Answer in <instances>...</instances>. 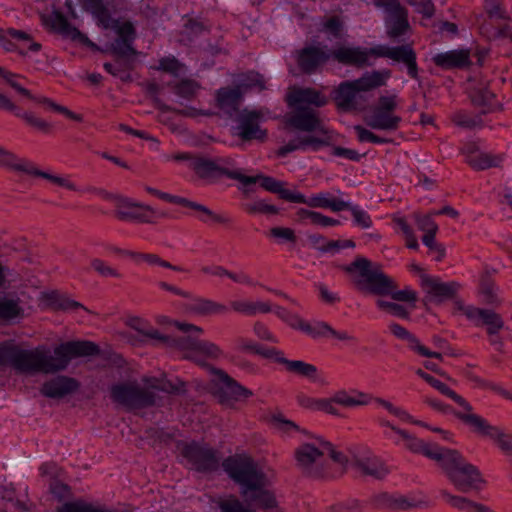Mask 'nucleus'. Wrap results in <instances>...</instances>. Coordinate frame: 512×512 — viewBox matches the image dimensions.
I'll return each mask as SVG.
<instances>
[{
    "label": "nucleus",
    "instance_id": "obj_31",
    "mask_svg": "<svg viewBox=\"0 0 512 512\" xmlns=\"http://www.w3.org/2000/svg\"><path fill=\"white\" fill-rule=\"evenodd\" d=\"M432 61L443 70L465 69L472 64L469 49H457L438 53L433 56Z\"/></svg>",
    "mask_w": 512,
    "mask_h": 512
},
{
    "label": "nucleus",
    "instance_id": "obj_44",
    "mask_svg": "<svg viewBox=\"0 0 512 512\" xmlns=\"http://www.w3.org/2000/svg\"><path fill=\"white\" fill-rule=\"evenodd\" d=\"M129 326L137 331L140 335L139 341L143 344L159 345L162 335L159 330L150 326L146 321L139 317H134L129 320Z\"/></svg>",
    "mask_w": 512,
    "mask_h": 512
},
{
    "label": "nucleus",
    "instance_id": "obj_54",
    "mask_svg": "<svg viewBox=\"0 0 512 512\" xmlns=\"http://www.w3.org/2000/svg\"><path fill=\"white\" fill-rule=\"evenodd\" d=\"M243 209L250 215H276L279 213L278 207H276L275 205L268 204L265 200H258L252 203H246L243 205Z\"/></svg>",
    "mask_w": 512,
    "mask_h": 512
},
{
    "label": "nucleus",
    "instance_id": "obj_41",
    "mask_svg": "<svg viewBox=\"0 0 512 512\" xmlns=\"http://www.w3.org/2000/svg\"><path fill=\"white\" fill-rule=\"evenodd\" d=\"M416 374L420 378H422L424 381H426L428 384H430L433 388L437 389L441 394L452 399L463 410H465L467 412L473 410V407L470 405L469 402H467L461 395H458L454 390H452L450 387H448L445 383L436 379L432 375L426 373L422 369H418L416 371Z\"/></svg>",
    "mask_w": 512,
    "mask_h": 512
},
{
    "label": "nucleus",
    "instance_id": "obj_3",
    "mask_svg": "<svg viewBox=\"0 0 512 512\" xmlns=\"http://www.w3.org/2000/svg\"><path fill=\"white\" fill-rule=\"evenodd\" d=\"M391 76L389 70H374L365 72L360 78L341 82L334 90L333 99L338 109L349 111H364L369 104L366 93L384 86Z\"/></svg>",
    "mask_w": 512,
    "mask_h": 512
},
{
    "label": "nucleus",
    "instance_id": "obj_40",
    "mask_svg": "<svg viewBox=\"0 0 512 512\" xmlns=\"http://www.w3.org/2000/svg\"><path fill=\"white\" fill-rule=\"evenodd\" d=\"M233 81L236 88L243 93L251 90H257L259 92L266 89V80L262 74L255 70H249L246 72H240L233 75Z\"/></svg>",
    "mask_w": 512,
    "mask_h": 512
},
{
    "label": "nucleus",
    "instance_id": "obj_48",
    "mask_svg": "<svg viewBox=\"0 0 512 512\" xmlns=\"http://www.w3.org/2000/svg\"><path fill=\"white\" fill-rule=\"evenodd\" d=\"M357 397H352L346 390H339L333 395V401L344 407H355L368 405L372 401V396L362 391H354Z\"/></svg>",
    "mask_w": 512,
    "mask_h": 512
},
{
    "label": "nucleus",
    "instance_id": "obj_8",
    "mask_svg": "<svg viewBox=\"0 0 512 512\" xmlns=\"http://www.w3.org/2000/svg\"><path fill=\"white\" fill-rule=\"evenodd\" d=\"M45 346H38L33 350L21 349L17 346L14 355L13 368L19 373L43 372L46 374L58 372L55 354L49 355Z\"/></svg>",
    "mask_w": 512,
    "mask_h": 512
},
{
    "label": "nucleus",
    "instance_id": "obj_59",
    "mask_svg": "<svg viewBox=\"0 0 512 512\" xmlns=\"http://www.w3.org/2000/svg\"><path fill=\"white\" fill-rule=\"evenodd\" d=\"M364 505L357 499H348L330 505L327 512H363Z\"/></svg>",
    "mask_w": 512,
    "mask_h": 512
},
{
    "label": "nucleus",
    "instance_id": "obj_1",
    "mask_svg": "<svg viewBox=\"0 0 512 512\" xmlns=\"http://www.w3.org/2000/svg\"><path fill=\"white\" fill-rule=\"evenodd\" d=\"M227 475L240 485V494L246 505L236 496L218 502L220 512H257L276 508L278 502L273 491L266 489V475L252 457L245 454L228 456L222 461Z\"/></svg>",
    "mask_w": 512,
    "mask_h": 512
},
{
    "label": "nucleus",
    "instance_id": "obj_19",
    "mask_svg": "<svg viewBox=\"0 0 512 512\" xmlns=\"http://www.w3.org/2000/svg\"><path fill=\"white\" fill-rule=\"evenodd\" d=\"M238 181L245 186L259 183L263 189L271 193L278 194V196L285 201L305 202V196L302 193L285 189L284 182L276 180L271 176H266L264 174L246 176L240 171Z\"/></svg>",
    "mask_w": 512,
    "mask_h": 512
},
{
    "label": "nucleus",
    "instance_id": "obj_5",
    "mask_svg": "<svg viewBox=\"0 0 512 512\" xmlns=\"http://www.w3.org/2000/svg\"><path fill=\"white\" fill-rule=\"evenodd\" d=\"M437 465L454 487L462 493L478 490L485 483L479 469L467 462L458 450L445 448Z\"/></svg>",
    "mask_w": 512,
    "mask_h": 512
},
{
    "label": "nucleus",
    "instance_id": "obj_2",
    "mask_svg": "<svg viewBox=\"0 0 512 512\" xmlns=\"http://www.w3.org/2000/svg\"><path fill=\"white\" fill-rule=\"evenodd\" d=\"M342 270L349 275L352 285L362 294L375 296H391L395 301L411 302L417 300V293L410 289L397 290V284L393 278L384 273L379 263L357 256L348 265L342 266Z\"/></svg>",
    "mask_w": 512,
    "mask_h": 512
},
{
    "label": "nucleus",
    "instance_id": "obj_26",
    "mask_svg": "<svg viewBox=\"0 0 512 512\" xmlns=\"http://www.w3.org/2000/svg\"><path fill=\"white\" fill-rule=\"evenodd\" d=\"M0 110L13 113L16 117L21 118L28 126L43 134H51L53 132V125L51 123L37 117L33 112L22 111L3 93H0Z\"/></svg>",
    "mask_w": 512,
    "mask_h": 512
},
{
    "label": "nucleus",
    "instance_id": "obj_10",
    "mask_svg": "<svg viewBox=\"0 0 512 512\" xmlns=\"http://www.w3.org/2000/svg\"><path fill=\"white\" fill-rule=\"evenodd\" d=\"M320 438H317L318 446L313 443H303L294 451L296 466L301 474L313 480L325 481L323 460V448L320 447Z\"/></svg>",
    "mask_w": 512,
    "mask_h": 512
},
{
    "label": "nucleus",
    "instance_id": "obj_51",
    "mask_svg": "<svg viewBox=\"0 0 512 512\" xmlns=\"http://www.w3.org/2000/svg\"><path fill=\"white\" fill-rule=\"evenodd\" d=\"M479 293L485 304L495 305L499 303L497 287L492 277L488 274L483 275L481 278Z\"/></svg>",
    "mask_w": 512,
    "mask_h": 512
},
{
    "label": "nucleus",
    "instance_id": "obj_62",
    "mask_svg": "<svg viewBox=\"0 0 512 512\" xmlns=\"http://www.w3.org/2000/svg\"><path fill=\"white\" fill-rule=\"evenodd\" d=\"M372 400H374L375 403L385 408L390 414L394 415L400 420L407 422L411 421V416L407 411L403 410L400 407L394 406L390 401L383 399L381 397H372Z\"/></svg>",
    "mask_w": 512,
    "mask_h": 512
},
{
    "label": "nucleus",
    "instance_id": "obj_18",
    "mask_svg": "<svg viewBox=\"0 0 512 512\" xmlns=\"http://www.w3.org/2000/svg\"><path fill=\"white\" fill-rule=\"evenodd\" d=\"M295 59L303 74L312 75L328 63L331 54L326 46L307 45L296 51Z\"/></svg>",
    "mask_w": 512,
    "mask_h": 512
},
{
    "label": "nucleus",
    "instance_id": "obj_35",
    "mask_svg": "<svg viewBox=\"0 0 512 512\" xmlns=\"http://www.w3.org/2000/svg\"><path fill=\"white\" fill-rule=\"evenodd\" d=\"M288 106H308L323 107L328 100L320 91L314 88H295L287 97Z\"/></svg>",
    "mask_w": 512,
    "mask_h": 512
},
{
    "label": "nucleus",
    "instance_id": "obj_13",
    "mask_svg": "<svg viewBox=\"0 0 512 512\" xmlns=\"http://www.w3.org/2000/svg\"><path fill=\"white\" fill-rule=\"evenodd\" d=\"M375 5L386 13L385 24L390 38L396 39L408 32L410 29L408 10L399 0H376Z\"/></svg>",
    "mask_w": 512,
    "mask_h": 512
},
{
    "label": "nucleus",
    "instance_id": "obj_22",
    "mask_svg": "<svg viewBox=\"0 0 512 512\" xmlns=\"http://www.w3.org/2000/svg\"><path fill=\"white\" fill-rule=\"evenodd\" d=\"M376 57H386L395 62L403 63L407 68L408 75L415 80L419 79V68L416 52L410 44L388 47L378 45Z\"/></svg>",
    "mask_w": 512,
    "mask_h": 512
},
{
    "label": "nucleus",
    "instance_id": "obj_6",
    "mask_svg": "<svg viewBox=\"0 0 512 512\" xmlns=\"http://www.w3.org/2000/svg\"><path fill=\"white\" fill-rule=\"evenodd\" d=\"M109 392L111 400L128 411L146 409L156 404L155 392L140 386L137 381L113 384Z\"/></svg>",
    "mask_w": 512,
    "mask_h": 512
},
{
    "label": "nucleus",
    "instance_id": "obj_30",
    "mask_svg": "<svg viewBox=\"0 0 512 512\" xmlns=\"http://www.w3.org/2000/svg\"><path fill=\"white\" fill-rule=\"evenodd\" d=\"M352 467L361 475L377 480L384 479L390 472L386 464L375 455L355 456L352 460Z\"/></svg>",
    "mask_w": 512,
    "mask_h": 512
},
{
    "label": "nucleus",
    "instance_id": "obj_45",
    "mask_svg": "<svg viewBox=\"0 0 512 512\" xmlns=\"http://www.w3.org/2000/svg\"><path fill=\"white\" fill-rule=\"evenodd\" d=\"M186 311L200 316H207L212 314H224L228 311V308L221 303L209 299L195 298L191 303L186 305Z\"/></svg>",
    "mask_w": 512,
    "mask_h": 512
},
{
    "label": "nucleus",
    "instance_id": "obj_20",
    "mask_svg": "<svg viewBox=\"0 0 512 512\" xmlns=\"http://www.w3.org/2000/svg\"><path fill=\"white\" fill-rule=\"evenodd\" d=\"M145 190L149 194H151L153 196H156V197H158L161 200L167 201V202L172 203V204L181 205L183 207H187V208H190L192 210L200 212L203 215L202 217H200V220L202 222H206L208 219L214 221L215 223L225 224V225L230 224L232 222L229 217L221 215V214L214 213L207 206L199 204V203L194 202V201H191V200H189L187 198L176 196V195H171L169 193L162 192V191H160L158 189H155V188H152L150 186H146Z\"/></svg>",
    "mask_w": 512,
    "mask_h": 512
},
{
    "label": "nucleus",
    "instance_id": "obj_37",
    "mask_svg": "<svg viewBox=\"0 0 512 512\" xmlns=\"http://www.w3.org/2000/svg\"><path fill=\"white\" fill-rule=\"evenodd\" d=\"M43 300L46 306L53 311L70 312L82 309L88 313H93L82 303L71 299L67 294L59 291H50L43 294Z\"/></svg>",
    "mask_w": 512,
    "mask_h": 512
},
{
    "label": "nucleus",
    "instance_id": "obj_42",
    "mask_svg": "<svg viewBox=\"0 0 512 512\" xmlns=\"http://www.w3.org/2000/svg\"><path fill=\"white\" fill-rule=\"evenodd\" d=\"M401 121V117L394 115L392 112L372 110L367 125L376 130L395 131L399 128Z\"/></svg>",
    "mask_w": 512,
    "mask_h": 512
},
{
    "label": "nucleus",
    "instance_id": "obj_14",
    "mask_svg": "<svg viewBox=\"0 0 512 512\" xmlns=\"http://www.w3.org/2000/svg\"><path fill=\"white\" fill-rule=\"evenodd\" d=\"M0 76L6 81V83L12 87L15 91H17L20 95L34 101L35 103L42 105L46 107L47 109H50L54 112L60 113L65 115L67 118L82 122L83 117L80 114H76L69 110L67 107L62 106L60 104H57L52 99L45 97V96H35L31 94V92L21 86L15 79L19 78L20 76L18 74L12 73L2 67H0Z\"/></svg>",
    "mask_w": 512,
    "mask_h": 512
},
{
    "label": "nucleus",
    "instance_id": "obj_17",
    "mask_svg": "<svg viewBox=\"0 0 512 512\" xmlns=\"http://www.w3.org/2000/svg\"><path fill=\"white\" fill-rule=\"evenodd\" d=\"M378 45L367 48L361 46L339 45L330 50L331 59L344 66L363 68L371 66L370 56L376 57Z\"/></svg>",
    "mask_w": 512,
    "mask_h": 512
},
{
    "label": "nucleus",
    "instance_id": "obj_24",
    "mask_svg": "<svg viewBox=\"0 0 512 512\" xmlns=\"http://www.w3.org/2000/svg\"><path fill=\"white\" fill-rule=\"evenodd\" d=\"M211 373L216 376V380L214 381L217 384H221L217 391L221 403H226L230 400H239L240 398L246 399L253 395L251 390L239 384L224 370L211 367Z\"/></svg>",
    "mask_w": 512,
    "mask_h": 512
},
{
    "label": "nucleus",
    "instance_id": "obj_39",
    "mask_svg": "<svg viewBox=\"0 0 512 512\" xmlns=\"http://www.w3.org/2000/svg\"><path fill=\"white\" fill-rule=\"evenodd\" d=\"M456 418L465 425L469 426L471 431L481 437H487L491 439L493 436H497V429L499 427L491 425L482 416L472 413V410L467 412L463 411L462 414H456Z\"/></svg>",
    "mask_w": 512,
    "mask_h": 512
},
{
    "label": "nucleus",
    "instance_id": "obj_55",
    "mask_svg": "<svg viewBox=\"0 0 512 512\" xmlns=\"http://www.w3.org/2000/svg\"><path fill=\"white\" fill-rule=\"evenodd\" d=\"M58 512H104V508L94 506L83 500H76L64 503L58 508Z\"/></svg>",
    "mask_w": 512,
    "mask_h": 512
},
{
    "label": "nucleus",
    "instance_id": "obj_47",
    "mask_svg": "<svg viewBox=\"0 0 512 512\" xmlns=\"http://www.w3.org/2000/svg\"><path fill=\"white\" fill-rule=\"evenodd\" d=\"M500 155H493L489 153H477L466 156V162L470 167L475 170H485L491 167H498L502 162Z\"/></svg>",
    "mask_w": 512,
    "mask_h": 512
},
{
    "label": "nucleus",
    "instance_id": "obj_27",
    "mask_svg": "<svg viewBox=\"0 0 512 512\" xmlns=\"http://www.w3.org/2000/svg\"><path fill=\"white\" fill-rule=\"evenodd\" d=\"M192 169L202 179L226 176L229 179L237 180L240 169H229L220 166L216 160L198 157L192 163Z\"/></svg>",
    "mask_w": 512,
    "mask_h": 512
},
{
    "label": "nucleus",
    "instance_id": "obj_57",
    "mask_svg": "<svg viewBox=\"0 0 512 512\" xmlns=\"http://www.w3.org/2000/svg\"><path fill=\"white\" fill-rule=\"evenodd\" d=\"M330 330L331 326L324 321H316L313 324L306 321L304 327H302V332L312 338L326 337L329 335Z\"/></svg>",
    "mask_w": 512,
    "mask_h": 512
},
{
    "label": "nucleus",
    "instance_id": "obj_11",
    "mask_svg": "<svg viewBox=\"0 0 512 512\" xmlns=\"http://www.w3.org/2000/svg\"><path fill=\"white\" fill-rule=\"evenodd\" d=\"M181 453L200 473H213L219 469L220 465L222 466L219 451L207 444L191 441L184 444Z\"/></svg>",
    "mask_w": 512,
    "mask_h": 512
},
{
    "label": "nucleus",
    "instance_id": "obj_36",
    "mask_svg": "<svg viewBox=\"0 0 512 512\" xmlns=\"http://www.w3.org/2000/svg\"><path fill=\"white\" fill-rule=\"evenodd\" d=\"M399 436L406 442L405 446L408 450L413 453L423 454L436 463L445 449V447H441L436 443L425 442L405 430L399 432Z\"/></svg>",
    "mask_w": 512,
    "mask_h": 512
},
{
    "label": "nucleus",
    "instance_id": "obj_23",
    "mask_svg": "<svg viewBox=\"0 0 512 512\" xmlns=\"http://www.w3.org/2000/svg\"><path fill=\"white\" fill-rule=\"evenodd\" d=\"M41 18L44 26L62 35L64 38H69L88 46H95L87 35L83 34L67 20L62 12L55 10L50 15H42Z\"/></svg>",
    "mask_w": 512,
    "mask_h": 512
},
{
    "label": "nucleus",
    "instance_id": "obj_16",
    "mask_svg": "<svg viewBox=\"0 0 512 512\" xmlns=\"http://www.w3.org/2000/svg\"><path fill=\"white\" fill-rule=\"evenodd\" d=\"M454 307L462 312L476 326L485 325L488 335H495L503 329L504 321L500 314L490 309H482L474 306H466L459 298H454Z\"/></svg>",
    "mask_w": 512,
    "mask_h": 512
},
{
    "label": "nucleus",
    "instance_id": "obj_25",
    "mask_svg": "<svg viewBox=\"0 0 512 512\" xmlns=\"http://www.w3.org/2000/svg\"><path fill=\"white\" fill-rule=\"evenodd\" d=\"M320 447L323 448V456L327 454L331 461H325V481H330L343 476L346 472L348 458L329 441L320 440Z\"/></svg>",
    "mask_w": 512,
    "mask_h": 512
},
{
    "label": "nucleus",
    "instance_id": "obj_50",
    "mask_svg": "<svg viewBox=\"0 0 512 512\" xmlns=\"http://www.w3.org/2000/svg\"><path fill=\"white\" fill-rule=\"evenodd\" d=\"M198 339L190 336L162 335L160 346L178 348L180 350H196Z\"/></svg>",
    "mask_w": 512,
    "mask_h": 512
},
{
    "label": "nucleus",
    "instance_id": "obj_63",
    "mask_svg": "<svg viewBox=\"0 0 512 512\" xmlns=\"http://www.w3.org/2000/svg\"><path fill=\"white\" fill-rule=\"evenodd\" d=\"M91 267L102 277L121 278L122 274L99 258L91 260Z\"/></svg>",
    "mask_w": 512,
    "mask_h": 512
},
{
    "label": "nucleus",
    "instance_id": "obj_43",
    "mask_svg": "<svg viewBox=\"0 0 512 512\" xmlns=\"http://www.w3.org/2000/svg\"><path fill=\"white\" fill-rule=\"evenodd\" d=\"M440 496L443 500H445L450 506L462 511H475V512H494L488 506L474 502L469 498L463 496L452 495L447 490H440Z\"/></svg>",
    "mask_w": 512,
    "mask_h": 512
},
{
    "label": "nucleus",
    "instance_id": "obj_15",
    "mask_svg": "<svg viewBox=\"0 0 512 512\" xmlns=\"http://www.w3.org/2000/svg\"><path fill=\"white\" fill-rule=\"evenodd\" d=\"M54 354L59 372L65 370L73 358L100 354V348L91 341H68L55 347Z\"/></svg>",
    "mask_w": 512,
    "mask_h": 512
},
{
    "label": "nucleus",
    "instance_id": "obj_64",
    "mask_svg": "<svg viewBox=\"0 0 512 512\" xmlns=\"http://www.w3.org/2000/svg\"><path fill=\"white\" fill-rule=\"evenodd\" d=\"M197 352L211 359H218L222 355V350L215 344L206 340H199L196 344Z\"/></svg>",
    "mask_w": 512,
    "mask_h": 512
},
{
    "label": "nucleus",
    "instance_id": "obj_46",
    "mask_svg": "<svg viewBox=\"0 0 512 512\" xmlns=\"http://www.w3.org/2000/svg\"><path fill=\"white\" fill-rule=\"evenodd\" d=\"M279 364L284 365L289 373L297 376L307 378L311 381H316L318 378V368L302 360L280 359Z\"/></svg>",
    "mask_w": 512,
    "mask_h": 512
},
{
    "label": "nucleus",
    "instance_id": "obj_28",
    "mask_svg": "<svg viewBox=\"0 0 512 512\" xmlns=\"http://www.w3.org/2000/svg\"><path fill=\"white\" fill-rule=\"evenodd\" d=\"M243 99V93L235 85L221 87L214 94L215 106L229 117L238 113Z\"/></svg>",
    "mask_w": 512,
    "mask_h": 512
},
{
    "label": "nucleus",
    "instance_id": "obj_38",
    "mask_svg": "<svg viewBox=\"0 0 512 512\" xmlns=\"http://www.w3.org/2000/svg\"><path fill=\"white\" fill-rule=\"evenodd\" d=\"M389 330L398 339L407 341L409 348L418 353L420 356L436 358L439 360L443 359L442 353L430 351L428 348H426L424 345L420 343L419 339L415 335L410 333L402 325L398 323H391L389 325Z\"/></svg>",
    "mask_w": 512,
    "mask_h": 512
},
{
    "label": "nucleus",
    "instance_id": "obj_53",
    "mask_svg": "<svg viewBox=\"0 0 512 512\" xmlns=\"http://www.w3.org/2000/svg\"><path fill=\"white\" fill-rule=\"evenodd\" d=\"M23 309L18 300L0 299V320H11L22 315Z\"/></svg>",
    "mask_w": 512,
    "mask_h": 512
},
{
    "label": "nucleus",
    "instance_id": "obj_12",
    "mask_svg": "<svg viewBox=\"0 0 512 512\" xmlns=\"http://www.w3.org/2000/svg\"><path fill=\"white\" fill-rule=\"evenodd\" d=\"M0 166L7 167L14 171L23 172L28 175L44 178L58 186L68 190L76 191V185L66 178L56 176L36 168L31 162L18 158L13 152L0 146Z\"/></svg>",
    "mask_w": 512,
    "mask_h": 512
},
{
    "label": "nucleus",
    "instance_id": "obj_29",
    "mask_svg": "<svg viewBox=\"0 0 512 512\" xmlns=\"http://www.w3.org/2000/svg\"><path fill=\"white\" fill-rule=\"evenodd\" d=\"M107 51L114 60L113 62L104 63L105 71L123 82H130L132 80L130 72L134 68L135 58L138 53L126 52L125 54H117L114 52V49H107Z\"/></svg>",
    "mask_w": 512,
    "mask_h": 512
},
{
    "label": "nucleus",
    "instance_id": "obj_32",
    "mask_svg": "<svg viewBox=\"0 0 512 512\" xmlns=\"http://www.w3.org/2000/svg\"><path fill=\"white\" fill-rule=\"evenodd\" d=\"M79 388V382L68 376H57L49 381H46L41 387V393L45 397L60 399Z\"/></svg>",
    "mask_w": 512,
    "mask_h": 512
},
{
    "label": "nucleus",
    "instance_id": "obj_60",
    "mask_svg": "<svg viewBox=\"0 0 512 512\" xmlns=\"http://www.w3.org/2000/svg\"><path fill=\"white\" fill-rule=\"evenodd\" d=\"M469 379L481 388L489 389V390L501 395L503 398H505L507 400H512V392L503 388L501 385H498V384L490 382V381H486V380H484L478 376H475V375L469 376Z\"/></svg>",
    "mask_w": 512,
    "mask_h": 512
},
{
    "label": "nucleus",
    "instance_id": "obj_52",
    "mask_svg": "<svg viewBox=\"0 0 512 512\" xmlns=\"http://www.w3.org/2000/svg\"><path fill=\"white\" fill-rule=\"evenodd\" d=\"M145 91L152 98V101H153V104L155 105V107L157 109H159L160 111H162V112H174V113H176L178 115H183V116L187 115V113L184 110H179V109L173 108V107L165 104L158 97V93L160 91V87H159V85L156 82H154V81L148 82L145 85Z\"/></svg>",
    "mask_w": 512,
    "mask_h": 512
},
{
    "label": "nucleus",
    "instance_id": "obj_61",
    "mask_svg": "<svg viewBox=\"0 0 512 512\" xmlns=\"http://www.w3.org/2000/svg\"><path fill=\"white\" fill-rule=\"evenodd\" d=\"M376 305L379 309L387 311L396 317L403 318V319L409 318V312L407 311V309L404 306H402L400 304L385 301L382 299H378L376 301Z\"/></svg>",
    "mask_w": 512,
    "mask_h": 512
},
{
    "label": "nucleus",
    "instance_id": "obj_49",
    "mask_svg": "<svg viewBox=\"0 0 512 512\" xmlns=\"http://www.w3.org/2000/svg\"><path fill=\"white\" fill-rule=\"evenodd\" d=\"M173 92L186 100H192L195 98L198 91L201 89L199 82L193 79H182L181 81L171 85Z\"/></svg>",
    "mask_w": 512,
    "mask_h": 512
},
{
    "label": "nucleus",
    "instance_id": "obj_9",
    "mask_svg": "<svg viewBox=\"0 0 512 512\" xmlns=\"http://www.w3.org/2000/svg\"><path fill=\"white\" fill-rule=\"evenodd\" d=\"M293 111L287 114V127L302 132H317L318 138H328L329 146L333 142V131L327 128L319 117V113L309 106H290Z\"/></svg>",
    "mask_w": 512,
    "mask_h": 512
},
{
    "label": "nucleus",
    "instance_id": "obj_33",
    "mask_svg": "<svg viewBox=\"0 0 512 512\" xmlns=\"http://www.w3.org/2000/svg\"><path fill=\"white\" fill-rule=\"evenodd\" d=\"M422 286L438 303L446 299H454L461 287L458 282L451 281L445 283L428 275L422 277Z\"/></svg>",
    "mask_w": 512,
    "mask_h": 512
},
{
    "label": "nucleus",
    "instance_id": "obj_34",
    "mask_svg": "<svg viewBox=\"0 0 512 512\" xmlns=\"http://www.w3.org/2000/svg\"><path fill=\"white\" fill-rule=\"evenodd\" d=\"M328 138H318L314 135H304L291 139L286 145L281 146L277 151L278 157H285L291 152L296 150H307L318 151L323 147H328Z\"/></svg>",
    "mask_w": 512,
    "mask_h": 512
},
{
    "label": "nucleus",
    "instance_id": "obj_58",
    "mask_svg": "<svg viewBox=\"0 0 512 512\" xmlns=\"http://www.w3.org/2000/svg\"><path fill=\"white\" fill-rule=\"evenodd\" d=\"M156 390L162 391L168 394L183 395L186 393V383L179 378L175 380H169L162 378L161 386H155Z\"/></svg>",
    "mask_w": 512,
    "mask_h": 512
},
{
    "label": "nucleus",
    "instance_id": "obj_56",
    "mask_svg": "<svg viewBox=\"0 0 512 512\" xmlns=\"http://www.w3.org/2000/svg\"><path fill=\"white\" fill-rule=\"evenodd\" d=\"M452 122L466 129H472L478 126H482V118L480 116L472 117L463 111H457L451 116Z\"/></svg>",
    "mask_w": 512,
    "mask_h": 512
},
{
    "label": "nucleus",
    "instance_id": "obj_21",
    "mask_svg": "<svg viewBox=\"0 0 512 512\" xmlns=\"http://www.w3.org/2000/svg\"><path fill=\"white\" fill-rule=\"evenodd\" d=\"M261 114L255 110L244 111L237 119L234 135L242 142L258 141L263 143L267 139V131L260 126Z\"/></svg>",
    "mask_w": 512,
    "mask_h": 512
},
{
    "label": "nucleus",
    "instance_id": "obj_7",
    "mask_svg": "<svg viewBox=\"0 0 512 512\" xmlns=\"http://www.w3.org/2000/svg\"><path fill=\"white\" fill-rule=\"evenodd\" d=\"M95 191L104 199L112 200L115 204V217L120 221H130L137 223L156 224L155 216L167 218V212L156 211L149 205L132 201L130 198L120 195H113L103 189Z\"/></svg>",
    "mask_w": 512,
    "mask_h": 512
},
{
    "label": "nucleus",
    "instance_id": "obj_4",
    "mask_svg": "<svg viewBox=\"0 0 512 512\" xmlns=\"http://www.w3.org/2000/svg\"><path fill=\"white\" fill-rule=\"evenodd\" d=\"M79 2L83 10L92 15L98 26L104 29H115L117 38L108 49H114L117 54L138 53L134 47L137 32L132 22L125 21L120 24L118 20L112 19L108 8L109 3L106 0H79Z\"/></svg>",
    "mask_w": 512,
    "mask_h": 512
}]
</instances>
